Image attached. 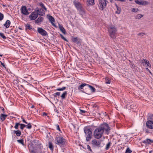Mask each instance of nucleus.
Returning a JSON list of instances; mask_svg holds the SVG:
<instances>
[{"mask_svg": "<svg viewBox=\"0 0 153 153\" xmlns=\"http://www.w3.org/2000/svg\"><path fill=\"white\" fill-rule=\"evenodd\" d=\"M110 130L108 125L105 123L101 124L98 128H96L94 131V136L95 138L99 139L102 136L104 131L105 133L108 134V131Z\"/></svg>", "mask_w": 153, "mask_h": 153, "instance_id": "1", "label": "nucleus"}, {"mask_svg": "<svg viewBox=\"0 0 153 153\" xmlns=\"http://www.w3.org/2000/svg\"><path fill=\"white\" fill-rule=\"evenodd\" d=\"M110 36L113 39L116 37L117 34V29L113 25H110L108 28Z\"/></svg>", "mask_w": 153, "mask_h": 153, "instance_id": "2", "label": "nucleus"}, {"mask_svg": "<svg viewBox=\"0 0 153 153\" xmlns=\"http://www.w3.org/2000/svg\"><path fill=\"white\" fill-rule=\"evenodd\" d=\"M84 132L85 134L86 139L87 141H89L92 136V132L91 128L88 127H85L84 128Z\"/></svg>", "mask_w": 153, "mask_h": 153, "instance_id": "3", "label": "nucleus"}, {"mask_svg": "<svg viewBox=\"0 0 153 153\" xmlns=\"http://www.w3.org/2000/svg\"><path fill=\"white\" fill-rule=\"evenodd\" d=\"M66 140L63 137H58L55 139V143L60 146H64L65 144Z\"/></svg>", "mask_w": 153, "mask_h": 153, "instance_id": "4", "label": "nucleus"}, {"mask_svg": "<svg viewBox=\"0 0 153 153\" xmlns=\"http://www.w3.org/2000/svg\"><path fill=\"white\" fill-rule=\"evenodd\" d=\"M108 1L106 0H101L99 1L98 4L99 8L101 10H103L105 8L106 6L107 3Z\"/></svg>", "mask_w": 153, "mask_h": 153, "instance_id": "5", "label": "nucleus"}, {"mask_svg": "<svg viewBox=\"0 0 153 153\" xmlns=\"http://www.w3.org/2000/svg\"><path fill=\"white\" fill-rule=\"evenodd\" d=\"M37 31L42 36H46L48 35L47 31L41 27H38L37 28Z\"/></svg>", "mask_w": 153, "mask_h": 153, "instance_id": "6", "label": "nucleus"}, {"mask_svg": "<svg viewBox=\"0 0 153 153\" xmlns=\"http://www.w3.org/2000/svg\"><path fill=\"white\" fill-rule=\"evenodd\" d=\"M20 126V128L21 129L23 130L24 128L26 127V125L22 123H16L15 124V126H14V128L16 129H18L19 126Z\"/></svg>", "mask_w": 153, "mask_h": 153, "instance_id": "7", "label": "nucleus"}, {"mask_svg": "<svg viewBox=\"0 0 153 153\" xmlns=\"http://www.w3.org/2000/svg\"><path fill=\"white\" fill-rule=\"evenodd\" d=\"M91 144L94 147H100L101 142L94 139L92 141Z\"/></svg>", "mask_w": 153, "mask_h": 153, "instance_id": "8", "label": "nucleus"}, {"mask_svg": "<svg viewBox=\"0 0 153 153\" xmlns=\"http://www.w3.org/2000/svg\"><path fill=\"white\" fill-rule=\"evenodd\" d=\"M47 16L48 19L52 25L54 27H56V26L55 24L54 23V22H55V20L54 17L49 14L47 15Z\"/></svg>", "mask_w": 153, "mask_h": 153, "instance_id": "9", "label": "nucleus"}, {"mask_svg": "<svg viewBox=\"0 0 153 153\" xmlns=\"http://www.w3.org/2000/svg\"><path fill=\"white\" fill-rule=\"evenodd\" d=\"M38 15L37 12H33L30 15L29 18L31 20H35L37 17Z\"/></svg>", "mask_w": 153, "mask_h": 153, "instance_id": "10", "label": "nucleus"}, {"mask_svg": "<svg viewBox=\"0 0 153 153\" xmlns=\"http://www.w3.org/2000/svg\"><path fill=\"white\" fill-rule=\"evenodd\" d=\"M146 125L147 128L150 129H153V121L148 120L146 122Z\"/></svg>", "mask_w": 153, "mask_h": 153, "instance_id": "11", "label": "nucleus"}, {"mask_svg": "<svg viewBox=\"0 0 153 153\" xmlns=\"http://www.w3.org/2000/svg\"><path fill=\"white\" fill-rule=\"evenodd\" d=\"M21 10V13L25 15H27L29 14L27 7L25 6H22Z\"/></svg>", "mask_w": 153, "mask_h": 153, "instance_id": "12", "label": "nucleus"}, {"mask_svg": "<svg viewBox=\"0 0 153 153\" xmlns=\"http://www.w3.org/2000/svg\"><path fill=\"white\" fill-rule=\"evenodd\" d=\"M73 4L77 10L82 7L80 3L78 1L74 0L73 1Z\"/></svg>", "mask_w": 153, "mask_h": 153, "instance_id": "13", "label": "nucleus"}, {"mask_svg": "<svg viewBox=\"0 0 153 153\" xmlns=\"http://www.w3.org/2000/svg\"><path fill=\"white\" fill-rule=\"evenodd\" d=\"M36 11L39 15L43 16L45 15V11L42 9H39L38 7H37Z\"/></svg>", "mask_w": 153, "mask_h": 153, "instance_id": "14", "label": "nucleus"}, {"mask_svg": "<svg viewBox=\"0 0 153 153\" xmlns=\"http://www.w3.org/2000/svg\"><path fill=\"white\" fill-rule=\"evenodd\" d=\"M135 2L136 4L139 5H146L148 4V2L144 1H140L138 0H135Z\"/></svg>", "mask_w": 153, "mask_h": 153, "instance_id": "15", "label": "nucleus"}, {"mask_svg": "<svg viewBox=\"0 0 153 153\" xmlns=\"http://www.w3.org/2000/svg\"><path fill=\"white\" fill-rule=\"evenodd\" d=\"M17 130H14L12 133V134H15L16 136L19 137L21 135V131L18 129Z\"/></svg>", "mask_w": 153, "mask_h": 153, "instance_id": "16", "label": "nucleus"}, {"mask_svg": "<svg viewBox=\"0 0 153 153\" xmlns=\"http://www.w3.org/2000/svg\"><path fill=\"white\" fill-rule=\"evenodd\" d=\"M143 143L146 144H150L153 143V140H152L149 139L147 138L145 140L143 141Z\"/></svg>", "mask_w": 153, "mask_h": 153, "instance_id": "17", "label": "nucleus"}, {"mask_svg": "<svg viewBox=\"0 0 153 153\" xmlns=\"http://www.w3.org/2000/svg\"><path fill=\"white\" fill-rule=\"evenodd\" d=\"M142 63L143 64V65H147V66H151V65L149 62L146 59H143L141 61Z\"/></svg>", "mask_w": 153, "mask_h": 153, "instance_id": "18", "label": "nucleus"}, {"mask_svg": "<svg viewBox=\"0 0 153 153\" xmlns=\"http://www.w3.org/2000/svg\"><path fill=\"white\" fill-rule=\"evenodd\" d=\"M43 20V18L39 16L37 19L35 21L36 24H39L41 22H42Z\"/></svg>", "mask_w": 153, "mask_h": 153, "instance_id": "19", "label": "nucleus"}, {"mask_svg": "<svg viewBox=\"0 0 153 153\" xmlns=\"http://www.w3.org/2000/svg\"><path fill=\"white\" fill-rule=\"evenodd\" d=\"M7 115L4 114H1L0 115V120L2 121L3 122L7 117Z\"/></svg>", "mask_w": 153, "mask_h": 153, "instance_id": "20", "label": "nucleus"}, {"mask_svg": "<svg viewBox=\"0 0 153 153\" xmlns=\"http://www.w3.org/2000/svg\"><path fill=\"white\" fill-rule=\"evenodd\" d=\"M77 10L79 12L80 14L82 16L84 15L85 13V10L82 7H81Z\"/></svg>", "mask_w": 153, "mask_h": 153, "instance_id": "21", "label": "nucleus"}, {"mask_svg": "<svg viewBox=\"0 0 153 153\" xmlns=\"http://www.w3.org/2000/svg\"><path fill=\"white\" fill-rule=\"evenodd\" d=\"M10 22L9 20H7L5 23L4 24V27H6L7 28H8L10 25Z\"/></svg>", "mask_w": 153, "mask_h": 153, "instance_id": "22", "label": "nucleus"}, {"mask_svg": "<svg viewBox=\"0 0 153 153\" xmlns=\"http://www.w3.org/2000/svg\"><path fill=\"white\" fill-rule=\"evenodd\" d=\"M87 4L88 6L93 5L94 4V0H87Z\"/></svg>", "mask_w": 153, "mask_h": 153, "instance_id": "23", "label": "nucleus"}, {"mask_svg": "<svg viewBox=\"0 0 153 153\" xmlns=\"http://www.w3.org/2000/svg\"><path fill=\"white\" fill-rule=\"evenodd\" d=\"M59 27L60 30L62 31V32L64 33V34H66V31L65 29H64V27L60 25L59 24Z\"/></svg>", "mask_w": 153, "mask_h": 153, "instance_id": "24", "label": "nucleus"}, {"mask_svg": "<svg viewBox=\"0 0 153 153\" xmlns=\"http://www.w3.org/2000/svg\"><path fill=\"white\" fill-rule=\"evenodd\" d=\"M25 27L26 30L28 29L31 30H33V28L29 24H26L25 25Z\"/></svg>", "mask_w": 153, "mask_h": 153, "instance_id": "25", "label": "nucleus"}, {"mask_svg": "<svg viewBox=\"0 0 153 153\" xmlns=\"http://www.w3.org/2000/svg\"><path fill=\"white\" fill-rule=\"evenodd\" d=\"M88 84L85 83L82 84L78 87V89L79 90H80V89H83V87L85 86H88Z\"/></svg>", "mask_w": 153, "mask_h": 153, "instance_id": "26", "label": "nucleus"}, {"mask_svg": "<svg viewBox=\"0 0 153 153\" xmlns=\"http://www.w3.org/2000/svg\"><path fill=\"white\" fill-rule=\"evenodd\" d=\"M115 6L117 9V11H116V13L118 14H119L120 12L121 8L119 7L116 4H115Z\"/></svg>", "mask_w": 153, "mask_h": 153, "instance_id": "27", "label": "nucleus"}, {"mask_svg": "<svg viewBox=\"0 0 153 153\" xmlns=\"http://www.w3.org/2000/svg\"><path fill=\"white\" fill-rule=\"evenodd\" d=\"M88 87L90 89L91 91L92 92H95L96 89L92 86L90 85L89 84H88Z\"/></svg>", "mask_w": 153, "mask_h": 153, "instance_id": "28", "label": "nucleus"}, {"mask_svg": "<svg viewBox=\"0 0 153 153\" xmlns=\"http://www.w3.org/2000/svg\"><path fill=\"white\" fill-rule=\"evenodd\" d=\"M72 40V41L76 43L77 44L79 43V41L78 39V38L77 37L73 38Z\"/></svg>", "mask_w": 153, "mask_h": 153, "instance_id": "29", "label": "nucleus"}, {"mask_svg": "<svg viewBox=\"0 0 153 153\" xmlns=\"http://www.w3.org/2000/svg\"><path fill=\"white\" fill-rule=\"evenodd\" d=\"M49 147L51 151L53 150V146L52 143L50 141L49 142Z\"/></svg>", "mask_w": 153, "mask_h": 153, "instance_id": "30", "label": "nucleus"}, {"mask_svg": "<svg viewBox=\"0 0 153 153\" xmlns=\"http://www.w3.org/2000/svg\"><path fill=\"white\" fill-rule=\"evenodd\" d=\"M67 94V93L66 91H64L61 96L62 99H64L65 98V96Z\"/></svg>", "mask_w": 153, "mask_h": 153, "instance_id": "31", "label": "nucleus"}, {"mask_svg": "<svg viewBox=\"0 0 153 153\" xmlns=\"http://www.w3.org/2000/svg\"><path fill=\"white\" fill-rule=\"evenodd\" d=\"M39 5L41 7L44 9L45 11H47V8L45 6L44 4L42 2H40L39 3Z\"/></svg>", "mask_w": 153, "mask_h": 153, "instance_id": "32", "label": "nucleus"}, {"mask_svg": "<svg viewBox=\"0 0 153 153\" xmlns=\"http://www.w3.org/2000/svg\"><path fill=\"white\" fill-rule=\"evenodd\" d=\"M143 15H142L140 14H138L137 15H136L135 17V18L136 19H140L141 18L143 17Z\"/></svg>", "mask_w": 153, "mask_h": 153, "instance_id": "33", "label": "nucleus"}, {"mask_svg": "<svg viewBox=\"0 0 153 153\" xmlns=\"http://www.w3.org/2000/svg\"><path fill=\"white\" fill-rule=\"evenodd\" d=\"M17 141L19 143L22 144L23 146H25V144L24 142V140L22 139L21 140H17Z\"/></svg>", "mask_w": 153, "mask_h": 153, "instance_id": "34", "label": "nucleus"}, {"mask_svg": "<svg viewBox=\"0 0 153 153\" xmlns=\"http://www.w3.org/2000/svg\"><path fill=\"white\" fill-rule=\"evenodd\" d=\"M148 119L149 120L153 121V114H149L148 117Z\"/></svg>", "mask_w": 153, "mask_h": 153, "instance_id": "35", "label": "nucleus"}, {"mask_svg": "<svg viewBox=\"0 0 153 153\" xmlns=\"http://www.w3.org/2000/svg\"><path fill=\"white\" fill-rule=\"evenodd\" d=\"M66 87H63L61 88H58L56 90H55V91H63L65 89H66Z\"/></svg>", "mask_w": 153, "mask_h": 153, "instance_id": "36", "label": "nucleus"}, {"mask_svg": "<svg viewBox=\"0 0 153 153\" xmlns=\"http://www.w3.org/2000/svg\"><path fill=\"white\" fill-rule=\"evenodd\" d=\"M27 125H26V127L28 129H30L32 127V125L31 124V123H27Z\"/></svg>", "mask_w": 153, "mask_h": 153, "instance_id": "37", "label": "nucleus"}, {"mask_svg": "<svg viewBox=\"0 0 153 153\" xmlns=\"http://www.w3.org/2000/svg\"><path fill=\"white\" fill-rule=\"evenodd\" d=\"M143 130L147 134H148L149 133H150V131L149 130V129L146 128H143Z\"/></svg>", "mask_w": 153, "mask_h": 153, "instance_id": "38", "label": "nucleus"}, {"mask_svg": "<svg viewBox=\"0 0 153 153\" xmlns=\"http://www.w3.org/2000/svg\"><path fill=\"white\" fill-rule=\"evenodd\" d=\"M111 144V143L110 142H109L106 145V147L105 148V149L106 150H107L109 148Z\"/></svg>", "mask_w": 153, "mask_h": 153, "instance_id": "39", "label": "nucleus"}, {"mask_svg": "<svg viewBox=\"0 0 153 153\" xmlns=\"http://www.w3.org/2000/svg\"><path fill=\"white\" fill-rule=\"evenodd\" d=\"M4 18V15L0 12V21L1 22Z\"/></svg>", "mask_w": 153, "mask_h": 153, "instance_id": "40", "label": "nucleus"}, {"mask_svg": "<svg viewBox=\"0 0 153 153\" xmlns=\"http://www.w3.org/2000/svg\"><path fill=\"white\" fill-rule=\"evenodd\" d=\"M0 36L3 38L4 39H6V38L3 33H0Z\"/></svg>", "mask_w": 153, "mask_h": 153, "instance_id": "41", "label": "nucleus"}, {"mask_svg": "<svg viewBox=\"0 0 153 153\" xmlns=\"http://www.w3.org/2000/svg\"><path fill=\"white\" fill-rule=\"evenodd\" d=\"M139 10L138 9H135L134 8H132L131 9V11L133 12H137Z\"/></svg>", "mask_w": 153, "mask_h": 153, "instance_id": "42", "label": "nucleus"}, {"mask_svg": "<svg viewBox=\"0 0 153 153\" xmlns=\"http://www.w3.org/2000/svg\"><path fill=\"white\" fill-rule=\"evenodd\" d=\"M60 92H57L53 94V96L54 97H57V96H59L60 94Z\"/></svg>", "mask_w": 153, "mask_h": 153, "instance_id": "43", "label": "nucleus"}, {"mask_svg": "<svg viewBox=\"0 0 153 153\" xmlns=\"http://www.w3.org/2000/svg\"><path fill=\"white\" fill-rule=\"evenodd\" d=\"M60 36L61 37V38L63 39V40H64V41H66V42H68V40L66 39H65L64 37V36L61 34H60Z\"/></svg>", "mask_w": 153, "mask_h": 153, "instance_id": "44", "label": "nucleus"}, {"mask_svg": "<svg viewBox=\"0 0 153 153\" xmlns=\"http://www.w3.org/2000/svg\"><path fill=\"white\" fill-rule=\"evenodd\" d=\"M131 152L132 151L128 148L126 150L125 153H131Z\"/></svg>", "mask_w": 153, "mask_h": 153, "instance_id": "45", "label": "nucleus"}, {"mask_svg": "<svg viewBox=\"0 0 153 153\" xmlns=\"http://www.w3.org/2000/svg\"><path fill=\"white\" fill-rule=\"evenodd\" d=\"M145 35V33H139L137 34L138 36H143Z\"/></svg>", "mask_w": 153, "mask_h": 153, "instance_id": "46", "label": "nucleus"}, {"mask_svg": "<svg viewBox=\"0 0 153 153\" xmlns=\"http://www.w3.org/2000/svg\"><path fill=\"white\" fill-rule=\"evenodd\" d=\"M87 149L89 151H90L91 152H92V151L91 148L90 146L89 145H87Z\"/></svg>", "mask_w": 153, "mask_h": 153, "instance_id": "47", "label": "nucleus"}, {"mask_svg": "<svg viewBox=\"0 0 153 153\" xmlns=\"http://www.w3.org/2000/svg\"><path fill=\"white\" fill-rule=\"evenodd\" d=\"M56 126L57 130H59V131H61L59 128V126L58 125H56Z\"/></svg>", "mask_w": 153, "mask_h": 153, "instance_id": "48", "label": "nucleus"}, {"mask_svg": "<svg viewBox=\"0 0 153 153\" xmlns=\"http://www.w3.org/2000/svg\"><path fill=\"white\" fill-rule=\"evenodd\" d=\"M80 112L81 113H82V114L85 113L86 112V111L84 110H82L81 109H80Z\"/></svg>", "mask_w": 153, "mask_h": 153, "instance_id": "49", "label": "nucleus"}, {"mask_svg": "<svg viewBox=\"0 0 153 153\" xmlns=\"http://www.w3.org/2000/svg\"><path fill=\"white\" fill-rule=\"evenodd\" d=\"M22 119V122L26 124H27V123L25 120L23 118H22V117H21Z\"/></svg>", "mask_w": 153, "mask_h": 153, "instance_id": "50", "label": "nucleus"}, {"mask_svg": "<svg viewBox=\"0 0 153 153\" xmlns=\"http://www.w3.org/2000/svg\"><path fill=\"white\" fill-rule=\"evenodd\" d=\"M114 0L120 1H121L122 2H125L126 0Z\"/></svg>", "mask_w": 153, "mask_h": 153, "instance_id": "51", "label": "nucleus"}, {"mask_svg": "<svg viewBox=\"0 0 153 153\" xmlns=\"http://www.w3.org/2000/svg\"><path fill=\"white\" fill-rule=\"evenodd\" d=\"M1 62V65L3 66V67L4 68H6V67H5V65H4V63H2V62Z\"/></svg>", "mask_w": 153, "mask_h": 153, "instance_id": "52", "label": "nucleus"}, {"mask_svg": "<svg viewBox=\"0 0 153 153\" xmlns=\"http://www.w3.org/2000/svg\"><path fill=\"white\" fill-rule=\"evenodd\" d=\"M134 64H131L130 65V67L131 68H133L134 67Z\"/></svg>", "mask_w": 153, "mask_h": 153, "instance_id": "53", "label": "nucleus"}, {"mask_svg": "<svg viewBox=\"0 0 153 153\" xmlns=\"http://www.w3.org/2000/svg\"><path fill=\"white\" fill-rule=\"evenodd\" d=\"M38 141L37 140H35L33 141V142L34 143H37Z\"/></svg>", "mask_w": 153, "mask_h": 153, "instance_id": "54", "label": "nucleus"}, {"mask_svg": "<svg viewBox=\"0 0 153 153\" xmlns=\"http://www.w3.org/2000/svg\"><path fill=\"white\" fill-rule=\"evenodd\" d=\"M0 108L1 109V110L3 111V112L4 113V108L2 107H0Z\"/></svg>", "mask_w": 153, "mask_h": 153, "instance_id": "55", "label": "nucleus"}, {"mask_svg": "<svg viewBox=\"0 0 153 153\" xmlns=\"http://www.w3.org/2000/svg\"><path fill=\"white\" fill-rule=\"evenodd\" d=\"M47 113H45V112H44L43 113V116H47Z\"/></svg>", "mask_w": 153, "mask_h": 153, "instance_id": "56", "label": "nucleus"}, {"mask_svg": "<svg viewBox=\"0 0 153 153\" xmlns=\"http://www.w3.org/2000/svg\"><path fill=\"white\" fill-rule=\"evenodd\" d=\"M111 82L110 80H108V82H106V83L107 84H110Z\"/></svg>", "mask_w": 153, "mask_h": 153, "instance_id": "57", "label": "nucleus"}, {"mask_svg": "<svg viewBox=\"0 0 153 153\" xmlns=\"http://www.w3.org/2000/svg\"><path fill=\"white\" fill-rule=\"evenodd\" d=\"M32 108H33L34 107V106L33 105L31 107Z\"/></svg>", "mask_w": 153, "mask_h": 153, "instance_id": "58", "label": "nucleus"}, {"mask_svg": "<svg viewBox=\"0 0 153 153\" xmlns=\"http://www.w3.org/2000/svg\"><path fill=\"white\" fill-rule=\"evenodd\" d=\"M2 55H2V54H0V56H2Z\"/></svg>", "mask_w": 153, "mask_h": 153, "instance_id": "59", "label": "nucleus"}, {"mask_svg": "<svg viewBox=\"0 0 153 153\" xmlns=\"http://www.w3.org/2000/svg\"><path fill=\"white\" fill-rule=\"evenodd\" d=\"M149 153H152V152H151V151H149Z\"/></svg>", "mask_w": 153, "mask_h": 153, "instance_id": "60", "label": "nucleus"}, {"mask_svg": "<svg viewBox=\"0 0 153 153\" xmlns=\"http://www.w3.org/2000/svg\"><path fill=\"white\" fill-rule=\"evenodd\" d=\"M19 29H21H21H22L21 28H20V27L19 28Z\"/></svg>", "mask_w": 153, "mask_h": 153, "instance_id": "61", "label": "nucleus"}, {"mask_svg": "<svg viewBox=\"0 0 153 153\" xmlns=\"http://www.w3.org/2000/svg\"><path fill=\"white\" fill-rule=\"evenodd\" d=\"M129 0V1H132V0Z\"/></svg>", "mask_w": 153, "mask_h": 153, "instance_id": "62", "label": "nucleus"}, {"mask_svg": "<svg viewBox=\"0 0 153 153\" xmlns=\"http://www.w3.org/2000/svg\"><path fill=\"white\" fill-rule=\"evenodd\" d=\"M12 137H13V136Z\"/></svg>", "mask_w": 153, "mask_h": 153, "instance_id": "63", "label": "nucleus"}, {"mask_svg": "<svg viewBox=\"0 0 153 153\" xmlns=\"http://www.w3.org/2000/svg\"><path fill=\"white\" fill-rule=\"evenodd\" d=\"M111 1H112V0L110 2H111Z\"/></svg>", "mask_w": 153, "mask_h": 153, "instance_id": "64", "label": "nucleus"}]
</instances>
